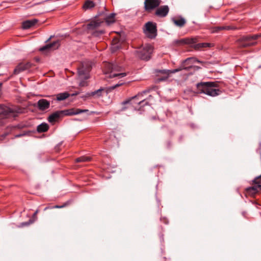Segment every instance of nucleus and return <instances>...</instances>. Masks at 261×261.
Listing matches in <instances>:
<instances>
[{
	"instance_id": "obj_1",
	"label": "nucleus",
	"mask_w": 261,
	"mask_h": 261,
	"mask_svg": "<svg viewBox=\"0 0 261 261\" xmlns=\"http://www.w3.org/2000/svg\"><path fill=\"white\" fill-rule=\"evenodd\" d=\"M195 62H199L198 60H196L194 58H187L186 60H184L181 64L180 67L178 68L173 70H159L157 72L162 74H163V76L161 77H159L157 79V81L158 82L165 81L168 79L169 74L174 73L175 72L181 71L182 69H185L186 70L188 71L190 70V69L192 68L193 67L192 64Z\"/></svg>"
},
{
	"instance_id": "obj_2",
	"label": "nucleus",
	"mask_w": 261,
	"mask_h": 261,
	"mask_svg": "<svg viewBox=\"0 0 261 261\" xmlns=\"http://www.w3.org/2000/svg\"><path fill=\"white\" fill-rule=\"evenodd\" d=\"M99 15L101 18L91 21L87 24V29L96 30L98 29L104 23V20L108 24L115 21V13H111L108 15L106 13H102Z\"/></svg>"
},
{
	"instance_id": "obj_3",
	"label": "nucleus",
	"mask_w": 261,
	"mask_h": 261,
	"mask_svg": "<svg viewBox=\"0 0 261 261\" xmlns=\"http://www.w3.org/2000/svg\"><path fill=\"white\" fill-rule=\"evenodd\" d=\"M198 92L204 93L211 96L219 95L221 91L217 88L216 85L213 82H201L197 84Z\"/></svg>"
},
{
	"instance_id": "obj_4",
	"label": "nucleus",
	"mask_w": 261,
	"mask_h": 261,
	"mask_svg": "<svg viewBox=\"0 0 261 261\" xmlns=\"http://www.w3.org/2000/svg\"><path fill=\"white\" fill-rule=\"evenodd\" d=\"M104 71L105 74L110 73L109 75V78H114L118 77V78H121L126 75V73H115L117 72H121L123 69L122 67L120 66L117 63H108L106 62L104 63Z\"/></svg>"
},
{
	"instance_id": "obj_5",
	"label": "nucleus",
	"mask_w": 261,
	"mask_h": 261,
	"mask_svg": "<svg viewBox=\"0 0 261 261\" xmlns=\"http://www.w3.org/2000/svg\"><path fill=\"white\" fill-rule=\"evenodd\" d=\"M259 36L257 35L243 36L237 41V43L240 48L248 47L255 45V40Z\"/></svg>"
},
{
	"instance_id": "obj_6",
	"label": "nucleus",
	"mask_w": 261,
	"mask_h": 261,
	"mask_svg": "<svg viewBox=\"0 0 261 261\" xmlns=\"http://www.w3.org/2000/svg\"><path fill=\"white\" fill-rule=\"evenodd\" d=\"M18 113L19 111L18 110L4 106H0V125L4 123L1 119L15 117Z\"/></svg>"
},
{
	"instance_id": "obj_7",
	"label": "nucleus",
	"mask_w": 261,
	"mask_h": 261,
	"mask_svg": "<svg viewBox=\"0 0 261 261\" xmlns=\"http://www.w3.org/2000/svg\"><path fill=\"white\" fill-rule=\"evenodd\" d=\"M92 68L91 63L90 61H84L80 63L77 68L78 75L81 79L87 80L89 78V73Z\"/></svg>"
},
{
	"instance_id": "obj_8",
	"label": "nucleus",
	"mask_w": 261,
	"mask_h": 261,
	"mask_svg": "<svg viewBox=\"0 0 261 261\" xmlns=\"http://www.w3.org/2000/svg\"><path fill=\"white\" fill-rule=\"evenodd\" d=\"M153 51V47L151 45L146 44L137 51L138 57L142 60H148Z\"/></svg>"
},
{
	"instance_id": "obj_9",
	"label": "nucleus",
	"mask_w": 261,
	"mask_h": 261,
	"mask_svg": "<svg viewBox=\"0 0 261 261\" xmlns=\"http://www.w3.org/2000/svg\"><path fill=\"white\" fill-rule=\"evenodd\" d=\"M144 33L149 38H154L157 35V29L155 23L152 22H148L145 23Z\"/></svg>"
},
{
	"instance_id": "obj_10",
	"label": "nucleus",
	"mask_w": 261,
	"mask_h": 261,
	"mask_svg": "<svg viewBox=\"0 0 261 261\" xmlns=\"http://www.w3.org/2000/svg\"><path fill=\"white\" fill-rule=\"evenodd\" d=\"M33 66L30 62L23 61L19 63L14 69L12 74L8 79H10L13 75H17L20 72L29 69Z\"/></svg>"
},
{
	"instance_id": "obj_11",
	"label": "nucleus",
	"mask_w": 261,
	"mask_h": 261,
	"mask_svg": "<svg viewBox=\"0 0 261 261\" xmlns=\"http://www.w3.org/2000/svg\"><path fill=\"white\" fill-rule=\"evenodd\" d=\"M259 180H261V175L254 179L253 183L256 185L247 189V192L248 194L254 196L255 194L261 191V184H260Z\"/></svg>"
},
{
	"instance_id": "obj_12",
	"label": "nucleus",
	"mask_w": 261,
	"mask_h": 261,
	"mask_svg": "<svg viewBox=\"0 0 261 261\" xmlns=\"http://www.w3.org/2000/svg\"><path fill=\"white\" fill-rule=\"evenodd\" d=\"M161 3V0H145L144 2V9L145 11L149 12L158 7Z\"/></svg>"
},
{
	"instance_id": "obj_13",
	"label": "nucleus",
	"mask_w": 261,
	"mask_h": 261,
	"mask_svg": "<svg viewBox=\"0 0 261 261\" xmlns=\"http://www.w3.org/2000/svg\"><path fill=\"white\" fill-rule=\"evenodd\" d=\"M62 114L64 116H72L74 115H77L82 113L87 112L89 111L88 110L85 109L82 110L77 108H72L64 110H62Z\"/></svg>"
},
{
	"instance_id": "obj_14",
	"label": "nucleus",
	"mask_w": 261,
	"mask_h": 261,
	"mask_svg": "<svg viewBox=\"0 0 261 261\" xmlns=\"http://www.w3.org/2000/svg\"><path fill=\"white\" fill-rule=\"evenodd\" d=\"M169 11V8L168 6H162L156 10L155 14L159 17H164L167 15Z\"/></svg>"
},
{
	"instance_id": "obj_15",
	"label": "nucleus",
	"mask_w": 261,
	"mask_h": 261,
	"mask_svg": "<svg viewBox=\"0 0 261 261\" xmlns=\"http://www.w3.org/2000/svg\"><path fill=\"white\" fill-rule=\"evenodd\" d=\"M62 111H57L52 113L48 117V120L50 123H54L57 121L58 119L63 117Z\"/></svg>"
},
{
	"instance_id": "obj_16",
	"label": "nucleus",
	"mask_w": 261,
	"mask_h": 261,
	"mask_svg": "<svg viewBox=\"0 0 261 261\" xmlns=\"http://www.w3.org/2000/svg\"><path fill=\"white\" fill-rule=\"evenodd\" d=\"M37 105L40 110L44 111L49 108L50 102L46 99H41L38 101Z\"/></svg>"
},
{
	"instance_id": "obj_17",
	"label": "nucleus",
	"mask_w": 261,
	"mask_h": 261,
	"mask_svg": "<svg viewBox=\"0 0 261 261\" xmlns=\"http://www.w3.org/2000/svg\"><path fill=\"white\" fill-rule=\"evenodd\" d=\"M60 44L59 43V40H57L56 41H54L53 42L51 43H49L45 46L42 47L40 48L41 51H44L46 50H49V49H56L58 48V47L60 46Z\"/></svg>"
},
{
	"instance_id": "obj_18",
	"label": "nucleus",
	"mask_w": 261,
	"mask_h": 261,
	"mask_svg": "<svg viewBox=\"0 0 261 261\" xmlns=\"http://www.w3.org/2000/svg\"><path fill=\"white\" fill-rule=\"evenodd\" d=\"M196 42L194 38H184L180 40H176L174 43L176 45L192 44Z\"/></svg>"
},
{
	"instance_id": "obj_19",
	"label": "nucleus",
	"mask_w": 261,
	"mask_h": 261,
	"mask_svg": "<svg viewBox=\"0 0 261 261\" xmlns=\"http://www.w3.org/2000/svg\"><path fill=\"white\" fill-rule=\"evenodd\" d=\"M237 28L234 27H231L230 25H226V26H218L214 27L212 29V33H218L221 31L223 30H236Z\"/></svg>"
},
{
	"instance_id": "obj_20",
	"label": "nucleus",
	"mask_w": 261,
	"mask_h": 261,
	"mask_svg": "<svg viewBox=\"0 0 261 261\" xmlns=\"http://www.w3.org/2000/svg\"><path fill=\"white\" fill-rule=\"evenodd\" d=\"M172 21L175 25L179 28L183 27L186 22V20L181 17L173 18H172Z\"/></svg>"
},
{
	"instance_id": "obj_21",
	"label": "nucleus",
	"mask_w": 261,
	"mask_h": 261,
	"mask_svg": "<svg viewBox=\"0 0 261 261\" xmlns=\"http://www.w3.org/2000/svg\"><path fill=\"white\" fill-rule=\"evenodd\" d=\"M38 21L37 19L26 20L22 23V28L23 29H28L36 24Z\"/></svg>"
},
{
	"instance_id": "obj_22",
	"label": "nucleus",
	"mask_w": 261,
	"mask_h": 261,
	"mask_svg": "<svg viewBox=\"0 0 261 261\" xmlns=\"http://www.w3.org/2000/svg\"><path fill=\"white\" fill-rule=\"evenodd\" d=\"M49 128V126L47 123H42L37 126V130L39 133L46 132Z\"/></svg>"
},
{
	"instance_id": "obj_23",
	"label": "nucleus",
	"mask_w": 261,
	"mask_h": 261,
	"mask_svg": "<svg viewBox=\"0 0 261 261\" xmlns=\"http://www.w3.org/2000/svg\"><path fill=\"white\" fill-rule=\"evenodd\" d=\"M112 43L113 46L112 47V50L113 52H115L120 48L118 39L117 38H114L112 41Z\"/></svg>"
},
{
	"instance_id": "obj_24",
	"label": "nucleus",
	"mask_w": 261,
	"mask_h": 261,
	"mask_svg": "<svg viewBox=\"0 0 261 261\" xmlns=\"http://www.w3.org/2000/svg\"><path fill=\"white\" fill-rule=\"evenodd\" d=\"M95 6L94 2L92 1L87 0L85 2L83 8L84 9H88L93 8Z\"/></svg>"
},
{
	"instance_id": "obj_25",
	"label": "nucleus",
	"mask_w": 261,
	"mask_h": 261,
	"mask_svg": "<svg viewBox=\"0 0 261 261\" xmlns=\"http://www.w3.org/2000/svg\"><path fill=\"white\" fill-rule=\"evenodd\" d=\"M57 99L58 101L63 100L69 96V94L67 92L61 93L57 95Z\"/></svg>"
},
{
	"instance_id": "obj_26",
	"label": "nucleus",
	"mask_w": 261,
	"mask_h": 261,
	"mask_svg": "<svg viewBox=\"0 0 261 261\" xmlns=\"http://www.w3.org/2000/svg\"><path fill=\"white\" fill-rule=\"evenodd\" d=\"M103 90V89H99L97 90H96L94 92H92L90 93L87 94L88 96H96L97 97H99L101 95L102 91Z\"/></svg>"
},
{
	"instance_id": "obj_27",
	"label": "nucleus",
	"mask_w": 261,
	"mask_h": 261,
	"mask_svg": "<svg viewBox=\"0 0 261 261\" xmlns=\"http://www.w3.org/2000/svg\"><path fill=\"white\" fill-rule=\"evenodd\" d=\"M90 160H91V158L90 157L82 156L77 158L75 160V162L77 163L85 162H89Z\"/></svg>"
},
{
	"instance_id": "obj_28",
	"label": "nucleus",
	"mask_w": 261,
	"mask_h": 261,
	"mask_svg": "<svg viewBox=\"0 0 261 261\" xmlns=\"http://www.w3.org/2000/svg\"><path fill=\"white\" fill-rule=\"evenodd\" d=\"M38 213V210H37L35 213L33 214L32 218L29 220V222L25 223V225H29L30 224H32L34 223L37 219V215Z\"/></svg>"
},
{
	"instance_id": "obj_29",
	"label": "nucleus",
	"mask_w": 261,
	"mask_h": 261,
	"mask_svg": "<svg viewBox=\"0 0 261 261\" xmlns=\"http://www.w3.org/2000/svg\"><path fill=\"white\" fill-rule=\"evenodd\" d=\"M211 44L207 43H198L196 45V48L210 47Z\"/></svg>"
},
{
	"instance_id": "obj_30",
	"label": "nucleus",
	"mask_w": 261,
	"mask_h": 261,
	"mask_svg": "<svg viewBox=\"0 0 261 261\" xmlns=\"http://www.w3.org/2000/svg\"><path fill=\"white\" fill-rule=\"evenodd\" d=\"M123 84V83H118V84H116V85H114V86H111V87H109V88H108L107 91H109V92H110V91H111L112 90H114V89H116V88H117V87H119V86H120L122 85Z\"/></svg>"
},
{
	"instance_id": "obj_31",
	"label": "nucleus",
	"mask_w": 261,
	"mask_h": 261,
	"mask_svg": "<svg viewBox=\"0 0 261 261\" xmlns=\"http://www.w3.org/2000/svg\"><path fill=\"white\" fill-rule=\"evenodd\" d=\"M105 33L104 30H96L93 33V35L95 36H97L99 35H101Z\"/></svg>"
},
{
	"instance_id": "obj_32",
	"label": "nucleus",
	"mask_w": 261,
	"mask_h": 261,
	"mask_svg": "<svg viewBox=\"0 0 261 261\" xmlns=\"http://www.w3.org/2000/svg\"><path fill=\"white\" fill-rule=\"evenodd\" d=\"M135 98V97H132V98H130V99H128L126 100H125L123 102H122V105H123V106H125L126 105H128L130 103L131 100L133 99H134Z\"/></svg>"
},
{
	"instance_id": "obj_33",
	"label": "nucleus",
	"mask_w": 261,
	"mask_h": 261,
	"mask_svg": "<svg viewBox=\"0 0 261 261\" xmlns=\"http://www.w3.org/2000/svg\"><path fill=\"white\" fill-rule=\"evenodd\" d=\"M79 86L81 87H85L87 86V82L85 80L81 81L79 83Z\"/></svg>"
},
{
	"instance_id": "obj_34",
	"label": "nucleus",
	"mask_w": 261,
	"mask_h": 261,
	"mask_svg": "<svg viewBox=\"0 0 261 261\" xmlns=\"http://www.w3.org/2000/svg\"><path fill=\"white\" fill-rule=\"evenodd\" d=\"M139 104L141 106H144L147 104V102L145 101L144 100H143L139 102Z\"/></svg>"
},
{
	"instance_id": "obj_35",
	"label": "nucleus",
	"mask_w": 261,
	"mask_h": 261,
	"mask_svg": "<svg viewBox=\"0 0 261 261\" xmlns=\"http://www.w3.org/2000/svg\"><path fill=\"white\" fill-rule=\"evenodd\" d=\"M126 109V107H124H124H123L122 108L121 110H122V111H124Z\"/></svg>"
},
{
	"instance_id": "obj_36",
	"label": "nucleus",
	"mask_w": 261,
	"mask_h": 261,
	"mask_svg": "<svg viewBox=\"0 0 261 261\" xmlns=\"http://www.w3.org/2000/svg\"><path fill=\"white\" fill-rule=\"evenodd\" d=\"M63 207V206H58V205L55 206V207H57V208H60V207Z\"/></svg>"
},
{
	"instance_id": "obj_37",
	"label": "nucleus",
	"mask_w": 261,
	"mask_h": 261,
	"mask_svg": "<svg viewBox=\"0 0 261 261\" xmlns=\"http://www.w3.org/2000/svg\"><path fill=\"white\" fill-rule=\"evenodd\" d=\"M36 60L38 62L39 61V59H36Z\"/></svg>"
},
{
	"instance_id": "obj_38",
	"label": "nucleus",
	"mask_w": 261,
	"mask_h": 261,
	"mask_svg": "<svg viewBox=\"0 0 261 261\" xmlns=\"http://www.w3.org/2000/svg\"><path fill=\"white\" fill-rule=\"evenodd\" d=\"M146 92H147V91H144V92H143V93H146Z\"/></svg>"
}]
</instances>
